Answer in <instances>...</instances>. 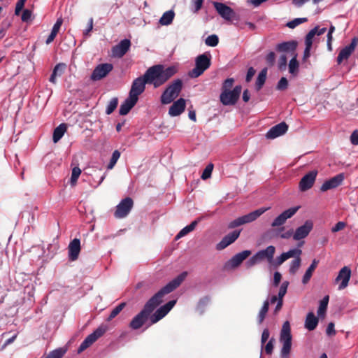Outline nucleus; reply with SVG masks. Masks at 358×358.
Masks as SVG:
<instances>
[{"label": "nucleus", "instance_id": "1", "mask_svg": "<svg viewBox=\"0 0 358 358\" xmlns=\"http://www.w3.org/2000/svg\"><path fill=\"white\" fill-rule=\"evenodd\" d=\"M187 275V272H182L156 293L145 303L143 309L132 319L129 327L135 330L141 328L145 324L155 308L162 302L164 296L176 289L185 279Z\"/></svg>", "mask_w": 358, "mask_h": 358}, {"label": "nucleus", "instance_id": "2", "mask_svg": "<svg viewBox=\"0 0 358 358\" xmlns=\"http://www.w3.org/2000/svg\"><path fill=\"white\" fill-rule=\"evenodd\" d=\"M177 71L178 69L174 66L165 68L163 65H155L145 71V78H147L148 84H152L155 88H157L164 84Z\"/></svg>", "mask_w": 358, "mask_h": 358}, {"label": "nucleus", "instance_id": "3", "mask_svg": "<svg viewBox=\"0 0 358 358\" xmlns=\"http://www.w3.org/2000/svg\"><path fill=\"white\" fill-rule=\"evenodd\" d=\"M183 86L180 79H176L170 83L161 96L162 104H169L180 94Z\"/></svg>", "mask_w": 358, "mask_h": 358}, {"label": "nucleus", "instance_id": "4", "mask_svg": "<svg viewBox=\"0 0 358 358\" xmlns=\"http://www.w3.org/2000/svg\"><path fill=\"white\" fill-rule=\"evenodd\" d=\"M280 341L282 343L280 351L281 358H289V355L292 346V335L290 330V324L288 321L284 322L280 336Z\"/></svg>", "mask_w": 358, "mask_h": 358}, {"label": "nucleus", "instance_id": "5", "mask_svg": "<svg viewBox=\"0 0 358 358\" xmlns=\"http://www.w3.org/2000/svg\"><path fill=\"white\" fill-rule=\"evenodd\" d=\"M210 55L202 54L196 57L195 59V67L189 72V77L196 78L200 76L210 66Z\"/></svg>", "mask_w": 358, "mask_h": 358}, {"label": "nucleus", "instance_id": "6", "mask_svg": "<svg viewBox=\"0 0 358 358\" xmlns=\"http://www.w3.org/2000/svg\"><path fill=\"white\" fill-rule=\"evenodd\" d=\"M270 209V207L266 208H260L259 209H257L252 212H250V213L243 215L241 217H239L234 220L231 221L228 227L230 229H233L235 227H237L238 226L250 223L255 220H256L258 217H259L263 213H264L266 211Z\"/></svg>", "mask_w": 358, "mask_h": 358}, {"label": "nucleus", "instance_id": "7", "mask_svg": "<svg viewBox=\"0 0 358 358\" xmlns=\"http://www.w3.org/2000/svg\"><path fill=\"white\" fill-rule=\"evenodd\" d=\"M107 331V327L104 325L100 326L93 333L88 335L82 342L78 349V353H81L90 345H92L99 338L102 336Z\"/></svg>", "mask_w": 358, "mask_h": 358}, {"label": "nucleus", "instance_id": "8", "mask_svg": "<svg viewBox=\"0 0 358 358\" xmlns=\"http://www.w3.org/2000/svg\"><path fill=\"white\" fill-rule=\"evenodd\" d=\"M241 90V86L237 85L232 90L222 91L220 101L224 106L234 105L240 96Z\"/></svg>", "mask_w": 358, "mask_h": 358}, {"label": "nucleus", "instance_id": "9", "mask_svg": "<svg viewBox=\"0 0 358 358\" xmlns=\"http://www.w3.org/2000/svg\"><path fill=\"white\" fill-rule=\"evenodd\" d=\"M299 208L300 206H298L284 210L273 220L271 227L275 228L282 226L288 219L292 218L297 213Z\"/></svg>", "mask_w": 358, "mask_h": 358}, {"label": "nucleus", "instance_id": "10", "mask_svg": "<svg viewBox=\"0 0 358 358\" xmlns=\"http://www.w3.org/2000/svg\"><path fill=\"white\" fill-rule=\"evenodd\" d=\"M213 6L218 14L225 20L231 21L232 20H238L235 12L229 6L223 3L215 1Z\"/></svg>", "mask_w": 358, "mask_h": 358}, {"label": "nucleus", "instance_id": "11", "mask_svg": "<svg viewBox=\"0 0 358 358\" xmlns=\"http://www.w3.org/2000/svg\"><path fill=\"white\" fill-rule=\"evenodd\" d=\"M134 205L133 200L127 197L122 199L120 203L117 206L114 215L116 218L125 217L131 211Z\"/></svg>", "mask_w": 358, "mask_h": 358}, {"label": "nucleus", "instance_id": "12", "mask_svg": "<svg viewBox=\"0 0 358 358\" xmlns=\"http://www.w3.org/2000/svg\"><path fill=\"white\" fill-rule=\"evenodd\" d=\"M146 83H148V81L145 78V74L136 78L132 83L129 95L138 100V96L144 92Z\"/></svg>", "mask_w": 358, "mask_h": 358}, {"label": "nucleus", "instance_id": "13", "mask_svg": "<svg viewBox=\"0 0 358 358\" xmlns=\"http://www.w3.org/2000/svg\"><path fill=\"white\" fill-rule=\"evenodd\" d=\"M113 69V66L109 63L101 64L94 69L90 78L96 81L105 78Z\"/></svg>", "mask_w": 358, "mask_h": 358}, {"label": "nucleus", "instance_id": "14", "mask_svg": "<svg viewBox=\"0 0 358 358\" xmlns=\"http://www.w3.org/2000/svg\"><path fill=\"white\" fill-rule=\"evenodd\" d=\"M313 228V223L311 220H306L303 225L297 227L293 234V240L299 241L306 238Z\"/></svg>", "mask_w": 358, "mask_h": 358}, {"label": "nucleus", "instance_id": "15", "mask_svg": "<svg viewBox=\"0 0 358 358\" xmlns=\"http://www.w3.org/2000/svg\"><path fill=\"white\" fill-rule=\"evenodd\" d=\"M176 303V300L169 301L165 305L158 308L154 314L150 317L151 324H155L162 319L173 308Z\"/></svg>", "mask_w": 358, "mask_h": 358}, {"label": "nucleus", "instance_id": "16", "mask_svg": "<svg viewBox=\"0 0 358 358\" xmlns=\"http://www.w3.org/2000/svg\"><path fill=\"white\" fill-rule=\"evenodd\" d=\"M275 252V248L273 245H269L264 250L258 251L255 255L260 262L266 261L272 266H275V260L273 257Z\"/></svg>", "mask_w": 358, "mask_h": 358}, {"label": "nucleus", "instance_id": "17", "mask_svg": "<svg viewBox=\"0 0 358 358\" xmlns=\"http://www.w3.org/2000/svg\"><path fill=\"white\" fill-rule=\"evenodd\" d=\"M317 171L315 170L311 171L306 174L299 182V189L302 192L307 191L310 189L316 179Z\"/></svg>", "mask_w": 358, "mask_h": 358}, {"label": "nucleus", "instance_id": "18", "mask_svg": "<svg viewBox=\"0 0 358 358\" xmlns=\"http://www.w3.org/2000/svg\"><path fill=\"white\" fill-rule=\"evenodd\" d=\"M358 43V38L355 37L352 38L350 45L343 48L337 57L338 64H341L343 60L348 59L352 53L355 51V48Z\"/></svg>", "mask_w": 358, "mask_h": 358}, {"label": "nucleus", "instance_id": "19", "mask_svg": "<svg viewBox=\"0 0 358 358\" xmlns=\"http://www.w3.org/2000/svg\"><path fill=\"white\" fill-rule=\"evenodd\" d=\"M350 276L351 271L348 266H344L340 270L338 276L335 279V282H340L338 289H343L348 285Z\"/></svg>", "mask_w": 358, "mask_h": 358}, {"label": "nucleus", "instance_id": "20", "mask_svg": "<svg viewBox=\"0 0 358 358\" xmlns=\"http://www.w3.org/2000/svg\"><path fill=\"white\" fill-rule=\"evenodd\" d=\"M301 254L302 250L299 248H293L286 252H283L275 259V266H280L289 258L294 257L297 259L301 257Z\"/></svg>", "mask_w": 358, "mask_h": 358}, {"label": "nucleus", "instance_id": "21", "mask_svg": "<svg viewBox=\"0 0 358 358\" xmlns=\"http://www.w3.org/2000/svg\"><path fill=\"white\" fill-rule=\"evenodd\" d=\"M288 129V125L282 122L272 127L266 133V137L268 139H274L285 134Z\"/></svg>", "mask_w": 358, "mask_h": 358}, {"label": "nucleus", "instance_id": "22", "mask_svg": "<svg viewBox=\"0 0 358 358\" xmlns=\"http://www.w3.org/2000/svg\"><path fill=\"white\" fill-rule=\"evenodd\" d=\"M240 231H234L226 235L221 241L217 244L216 249L221 250L233 243L240 236Z\"/></svg>", "mask_w": 358, "mask_h": 358}, {"label": "nucleus", "instance_id": "23", "mask_svg": "<svg viewBox=\"0 0 358 358\" xmlns=\"http://www.w3.org/2000/svg\"><path fill=\"white\" fill-rule=\"evenodd\" d=\"M186 101L183 98H180L174 101L169 110V115L171 117L180 115L185 109Z\"/></svg>", "mask_w": 358, "mask_h": 358}, {"label": "nucleus", "instance_id": "24", "mask_svg": "<svg viewBox=\"0 0 358 358\" xmlns=\"http://www.w3.org/2000/svg\"><path fill=\"white\" fill-rule=\"evenodd\" d=\"M344 179L343 174L341 173L325 181L320 187L322 192H326L339 186Z\"/></svg>", "mask_w": 358, "mask_h": 358}, {"label": "nucleus", "instance_id": "25", "mask_svg": "<svg viewBox=\"0 0 358 358\" xmlns=\"http://www.w3.org/2000/svg\"><path fill=\"white\" fill-rule=\"evenodd\" d=\"M131 42L128 39L121 41L117 45L113 48V55L116 57H123L129 50Z\"/></svg>", "mask_w": 358, "mask_h": 358}, {"label": "nucleus", "instance_id": "26", "mask_svg": "<svg viewBox=\"0 0 358 358\" xmlns=\"http://www.w3.org/2000/svg\"><path fill=\"white\" fill-rule=\"evenodd\" d=\"M80 251V242L78 238L73 239L69 245V257L72 261L78 259Z\"/></svg>", "mask_w": 358, "mask_h": 358}, {"label": "nucleus", "instance_id": "27", "mask_svg": "<svg viewBox=\"0 0 358 358\" xmlns=\"http://www.w3.org/2000/svg\"><path fill=\"white\" fill-rule=\"evenodd\" d=\"M138 99L129 95L126 100L120 105L119 113L121 115H127L130 110L136 105Z\"/></svg>", "mask_w": 358, "mask_h": 358}, {"label": "nucleus", "instance_id": "28", "mask_svg": "<svg viewBox=\"0 0 358 358\" xmlns=\"http://www.w3.org/2000/svg\"><path fill=\"white\" fill-rule=\"evenodd\" d=\"M251 254L250 250H244L235 255L230 260L229 264L232 268L238 266L245 259H246Z\"/></svg>", "mask_w": 358, "mask_h": 358}, {"label": "nucleus", "instance_id": "29", "mask_svg": "<svg viewBox=\"0 0 358 358\" xmlns=\"http://www.w3.org/2000/svg\"><path fill=\"white\" fill-rule=\"evenodd\" d=\"M297 43L295 41H287L279 43L276 46V50L282 52H293L296 48Z\"/></svg>", "mask_w": 358, "mask_h": 358}, {"label": "nucleus", "instance_id": "30", "mask_svg": "<svg viewBox=\"0 0 358 358\" xmlns=\"http://www.w3.org/2000/svg\"><path fill=\"white\" fill-rule=\"evenodd\" d=\"M317 324L318 319L314 313L312 312L308 313L305 321V327L309 331H313L316 328Z\"/></svg>", "mask_w": 358, "mask_h": 358}, {"label": "nucleus", "instance_id": "31", "mask_svg": "<svg viewBox=\"0 0 358 358\" xmlns=\"http://www.w3.org/2000/svg\"><path fill=\"white\" fill-rule=\"evenodd\" d=\"M200 219L193 221L190 224L185 227L183 229H182L180 232L176 235V240H178L180 238L186 236L196 228V225L198 224Z\"/></svg>", "mask_w": 358, "mask_h": 358}, {"label": "nucleus", "instance_id": "32", "mask_svg": "<svg viewBox=\"0 0 358 358\" xmlns=\"http://www.w3.org/2000/svg\"><path fill=\"white\" fill-rule=\"evenodd\" d=\"M318 263H319L318 260H317V259L313 260L312 264L308 267V268L306 270L305 274L303 276L302 282L303 284H306L308 282V281L311 278L313 273L314 272L315 269L316 268Z\"/></svg>", "mask_w": 358, "mask_h": 358}, {"label": "nucleus", "instance_id": "33", "mask_svg": "<svg viewBox=\"0 0 358 358\" xmlns=\"http://www.w3.org/2000/svg\"><path fill=\"white\" fill-rule=\"evenodd\" d=\"M66 131V124L62 123L59 124L57 127H56L54 130L52 137L54 143L58 142L62 138Z\"/></svg>", "mask_w": 358, "mask_h": 358}, {"label": "nucleus", "instance_id": "34", "mask_svg": "<svg viewBox=\"0 0 358 358\" xmlns=\"http://www.w3.org/2000/svg\"><path fill=\"white\" fill-rule=\"evenodd\" d=\"M175 13L173 10L165 12L159 19V23L162 25L167 26L172 23Z\"/></svg>", "mask_w": 358, "mask_h": 358}, {"label": "nucleus", "instance_id": "35", "mask_svg": "<svg viewBox=\"0 0 358 358\" xmlns=\"http://www.w3.org/2000/svg\"><path fill=\"white\" fill-rule=\"evenodd\" d=\"M65 67H66V65L64 64H62V63L57 64L55 66L52 73L50 76V82H51L54 84L56 83V77L57 76H60L62 74Z\"/></svg>", "mask_w": 358, "mask_h": 358}, {"label": "nucleus", "instance_id": "36", "mask_svg": "<svg viewBox=\"0 0 358 358\" xmlns=\"http://www.w3.org/2000/svg\"><path fill=\"white\" fill-rule=\"evenodd\" d=\"M268 307H269V301L266 300L264 302L263 306H262V308L260 309L258 316H257V321H258L259 324H262L263 322V321L264 320L266 313L268 310Z\"/></svg>", "mask_w": 358, "mask_h": 358}, {"label": "nucleus", "instance_id": "37", "mask_svg": "<svg viewBox=\"0 0 358 358\" xmlns=\"http://www.w3.org/2000/svg\"><path fill=\"white\" fill-rule=\"evenodd\" d=\"M328 303H329V296H325L320 301V306H319V308H318V310H317V315H318V316H320V317H324V316L325 312H326L327 308Z\"/></svg>", "mask_w": 358, "mask_h": 358}, {"label": "nucleus", "instance_id": "38", "mask_svg": "<svg viewBox=\"0 0 358 358\" xmlns=\"http://www.w3.org/2000/svg\"><path fill=\"white\" fill-rule=\"evenodd\" d=\"M289 72L293 76H296L299 72V62L296 60V55L289 61Z\"/></svg>", "mask_w": 358, "mask_h": 358}, {"label": "nucleus", "instance_id": "39", "mask_svg": "<svg viewBox=\"0 0 358 358\" xmlns=\"http://www.w3.org/2000/svg\"><path fill=\"white\" fill-rule=\"evenodd\" d=\"M267 69H264L259 73L256 81V88L259 90L264 84L266 78Z\"/></svg>", "mask_w": 358, "mask_h": 358}, {"label": "nucleus", "instance_id": "40", "mask_svg": "<svg viewBox=\"0 0 358 358\" xmlns=\"http://www.w3.org/2000/svg\"><path fill=\"white\" fill-rule=\"evenodd\" d=\"M301 257L297 259H294L289 264V272L292 275H294L301 266Z\"/></svg>", "mask_w": 358, "mask_h": 358}, {"label": "nucleus", "instance_id": "41", "mask_svg": "<svg viewBox=\"0 0 358 358\" xmlns=\"http://www.w3.org/2000/svg\"><path fill=\"white\" fill-rule=\"evenodd\" d=\"M126 303L124 302H122L120 303L118 306H117L110 313V315L108 316L107 320L110 321L113 318H115L125 307Z\"/></svg>", "mask_w": 358, "mask_h": 358}, {"label": "nucleus", "instance_id": "42", "mask_svg": "<svg viewBox=\"0 0 358 358\" xmlns=\"http://www.w3.org/2000/svg\"><path fill=\"white\" fill-rule=\"evenodd\" d=\"M80 174H81V169L79 167L75 166L73 168L72 173H71V184L72 186L76 185L77 180Z\"/></svg>", "mask_w": 358, "mask_h": 358}, {"label": "nucleus", "instance_id": "43", "mask_svg": "<svg viewBox=\"0 0 358 358\" xmlns=\"http://www.w3.org/2000/svg\"><path fill=\"white\" fill-rule=\"evenodd\" d=\"M317 31V27H316L314 29H311L308 32V34L306 35V39H305L306 46L312 47L313 38L316 35Z\"/></svg>", "mask_w": 358, "mask_h": 358}, {"label": "nucleus", "instance_id": "44", "mask_svg": "<svg viewBox=\"0 0 358 358\" xmlns=\"http://www.w3.org/2000/svg\"><path fill=\"white\" fill-rule=\"evenodd\" d=\"M117 104H118L117 98L114 97V98L111 99L106 107V114H108V115L111 114L115 110V109L117 108Z\"/></svg>", "mask_w": 358, "mask_h": 358}, {"label": "nucleus", "instance_id": "45", "mask_svg": "<svg viewBox=\"0 0 358 358\" xmlns=\"http://www.w3.org/2000/svg\"><path fill=\"white\" fill-rule=\"evenodd\" d=\"M120 157V152L118 150H115L113 152L112 157L110 158V162L107 166L108 169H112L115 164L117 163V160L119 159Z\"/></svg>", "mask_w": 358, "mask_h": 358}, {"label": "nucleus", "instance_id": "46", "mask_svg": "<svg viewBox=\"0 0 358 358\" xmlns=\"http://www.w3.org/2000/svg\"><path fill=\"white\" fill-rule=\"evenodd\" d=\"M66 352V350L59 348L50 352L45 358H62Z\"/></svg>", "mask_w": 358, "mask_h": 358}, {"label": "nucleus", "instance_id": "47", "mask_svg": "<svg viewBox=\"0 0 358 358\" xmlns=\"http://www.w3.org/2000/svg\"><path fill=\"white\" fill-rule=\"evenodd\" d=\"M219 38L217 35L213 34L208 36L205 41L207 45L210 47H215L218 44Z\"/></svg>", "mask_w": 358, "mask_h": 358}, {"label": "nucleus", "instance_id": "48", "mask_svg": "<svg viewBox=\"0 0 358 358\" xmlns=\"http://www.w3.org/2000/svg\"><path fill=\"white\" fill-rule=\"evenodd\" d=\"M307 21V18L306 17H301V18H295L294 20L287 22V27H288L290 29H294L298 25L306 22Z\"/></svg>", "mask_w": 358, "mask_h": 358}, {"label": "nucleus", "instance_id": "49", "mask_svg": "<svg viewBox=\"0 0 358 358\" xmlns=\"http://www.w3.org/2000/svg\"><path fill=\"white\" fill-rule=\"evenodd\" d=\"M288 285H289L288 281H284L281 284V285L280 287L279 292H278V299L283 300L282 299L287 293Z\"/></svg>", "mask_w": 358, "mask_h": 358}, {"label": "nucleus", "instance_id": "50", "mask_svg": "<svg viewBox=\"0 0 358 358\" xmlns=\"http://www.w3.org/2000/svg\"><path fill=\"white\" fill-rule=\"evenodd\" d=\"M213 169V165L212 164H209L206 166L203 173L201 175V178L203 180H206L211 176V173Z\"/></svg>", "mask_w": 358, "mask_h": 358}, {"label": "nucleus", "instance_id": "51", "mask_svg": "<svg viewBox=\"0 0 358 358\" xmlns=\"http://www.w3.org/2000/svg\"><path fill=\"white\" fill-rule=\"evenodd\" d=\"M287 86H288V81H287V78L282 77L279 80L278 85H277V88L279 90H284L287 89Z\"/></svg>", "mask_w": 358, "mask_h": 358}, {"label": "nucleus", "instance_id": "52", "mask_svg": "<svg viewBox=\"0 0 358 358\" xmlns=\"http://www.w3.org/2000/svg\"><path fill=\"white\" fill-rule=\"evenodd\" d=\"M287 57L285 55H282L278 60V67L280 70H285L287 66Z\"/></svg>", "mask_w": 358, "mask_h": 358}, {"label": "nucleus", "instance_id": "53", "mask_svg": "<svg viewBox=\"0 0 358 358\" xmlns=\"http://www.w3.org/2000/svg\"><path fill=\"white\" fill-rule=\"evenodd\" d=\"M259 262L256 255H254L245 264L247 268L252 267L253 266L259 264Z\"/></svg>", "mask_w": 358, "mask_h": 358}, {"label": "nucleus", "instance_id": "54", "mask_svg": "<svg viewBox=\"0 0 358 358\" xmlns=\"http://www.w3.org/2000/svg\"><path fill=\"white\" fill-rule=\"evenodd\" d=\"M234 80L233 78H227L225 80L222 85V91L230 90L234 84Z\"/></svg>", "mask_w": 358, "mask_h": 358}, {"label": "nucleus", "instance_id": "55", "mask_svg": "<svg viewBox=\"0 0 358 358\" xmlns=\"http://www.w3.org/2000/svg\"><path fill=\"white\" fill-rule=\"evenodd\" d=\"M62 23H63L62 18V17L58 18L52 29V31L57 34L61 28Z\"/></svg>", "mask_w": 358, "mask_h": 358}, {"label": "nucleus", "instance_id": "56", "mask_svg": "<svg viewBox=\"0 0 358 358\" xmlns=\"http://www.w3.org/2000/svg\"><path fill=\"white\" fill-rule=\"evenodd\" d=\"M26 0H19L15 6V14L19 15L20 12L22 10L24 6Z\"/></svg>", "mask_w": 358, "mask_h": 358}, {"label": "nucleus", "instance_id": "57", "mask_svg": "<svg viewBox=\"0 0 358 358\" xmlns=\"http://www.w3.org/2000/svg\"><path fill=\"white\" fill-rule=\"evenodd\" d=\"M275 59V55L273 52H270L266 55V60L270 66H273L274 64Z\"/></svg>", "mask_w": 358, "mask_h": 358}, {"label": "nucleus", "instance_id": "58", "mask_svg": "<svg viewBox=\"0 0 358 358\" xmlns=\"http://www.w3.org/2000/svg\"><path fill=\"white\" fill-rule=\"evenodd\" d=\"M345 223L343 222H338L334 227H332L331 231L335 233L343 229L345 227Z\"/></svg>", "mask_w": 358, "mask_h": 358}, {"label": "nucleus", "instance_id": "59", "mask_svg": "<svg viewBox=\"0 0 358 358\" xmlns=\"http://www.w3.org/2000/svg\"><path fill=\"white\" fill-rule=\"evenodd\" d=\"M269 331L268 329H265L262 334V338H261V343H262V347H263L264 344L266 342V341L269 338Z\"/></svg>", "mask_w": 358, "mask_h": 358}, {"label": "nucleus", "instance_id": "60", "mask_svg": "<svg viewBox=\"0 0 358 358\" xmlns=\"http://www.w3.org/2000/svg\"><path fill=\"white\" fill-rule=\"evenodd\" d=\"M273 341H274V339L273 338H271L268 343L267 344L265 345V352L270 355L273 352Z\"/></svg>", "mask_w": 358, "mask_h": 358}, {"label": "nucleus", "instance_id": "61", "mask_svg": "<svg viewBox=\"0 0 358 358\" xmlns=\"http://www.w3.org/2000/svg\"><path fill=\"white\" fill-rule=\"evenodd\" d=\"M282 278V275L280 272L275 271L273 275V285L275 287L278 286L279 283L280 282Z\"/></svg>", "mask_w": 358, "mask_h": 358}, {"label": "nucleus", "instance_id": "62", "mask_svg": "<svg viewBox=\"0 0 358 358\" xmlns=\"http://www.w3.org/2000/svg\"><path fill=\"white\" fill-rule=\"evenodd\" d=\"M327 334L328 336H334L336 334V331L334 329V324L333 322L329 323L327 328Z\"/></svg>", "mask_w": 358, "mask_h": 358}, {"label": "nucleus", "instance_id": "63", "mask_svg": "<svg viewBox=\"0 0 358 358\" xmlns=\"http://www.w3.org/2000/svg\"><path fill=\"white\" fill-rule=\"evenodd\" d=\"M31 17V12L29 10H24L22 15V20L24 22L29 21Z\"/></svg>", "mask_w": 358, "mask_h": 358}, {"label": "nucleus", "instance_id": "64", "mask_svg": "<svg viewBox=\"0 0 358 358\" xmlns=\"http://www.w3.org/2000/svg\"><path fill=\"white\" fill-rule=\"evenodd\" d=\"M350 141L353 145H358V130L355 131L351 134Z\"/></svg>", "mask_w": 358, "mask_h": 358}]
</instances>
